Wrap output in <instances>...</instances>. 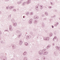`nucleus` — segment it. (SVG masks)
I'll use <instances>...</instances> for the list:
<instances>
[{
  "mask_svg": "<svg viewBox=\"0 0 60 60\" xmlns=\"http://www.w3.org/2000/svg\"><path fill=\"white\" fill-rule=\"evenodd\" d=\"M25 44L26 46H27V45H28V44L27 43H25Z\"/></svg>",
  "mask_w": 60,
  "mask_h": 60,
  "instance_id": "nucleus-1",
  "label": "nucleus"
},
{
  "mask_svg": "<svg viewBox=\"0 0 60 60\" xmlns=\"http://www.w3.org/2000/svg\"><path fill=\"white\" fill-rule=\"evenodd\" d=\"M45 55H47V54H48V52H46L45 53Z\"/></svg>",
  "mask_w": 60,
  "mask_h": 60,
  "instance_id": "nucleus-2",
  "label": "nucleus"
},
{
  "mask_svg": "<svg viewBox=\"0 0 60 60\" xmlns=\"http://www.w3.org/2000/svg\"><path fill=\"white\" fill-rule=\"evenodd\" d=\"M26 54V53L25 52L23 54V55L24 56H25V55Z\"/></svg>",
  "mask_w": 60,
  "mask_h": 60,
  "instance_id": "nucleus-3",
  "label": "nucleus"
},
{
  "mask_svg": "<svg viewBox=\"0 0 60 60\" xmlns=\"http://www.w3.org/2000/svg\"><path fill=\"white\" fill-rule=\"evenodd\" d=\"M52 28H53V26H52Z\"/></svg>",
  "mask_w": 60,
  "mask_h": 60,
  "instance_id": "nucleus-4",
  "label": "nucleus"
},
{
  "mask_svg": "<svg viewBox=\"0 0 60 60\" xmlns=\"http://www.w3.org/2000/svg\"><path fill=\"white\" fill-rule=\"evenodd\" d=\"M24 17H25L24 16H23V18H24Z\"/></svg>",
  "mask_w": 60,
  "mask_h": 60,
  "instance_id": "nucleus-5",
  "label": "nucleus"
},
{
  "mask_svg": "<svg viewBox=\"0 0 60 60\" xmlns=\"http://www.w3.org/2000/svg\"><path fill=\"white\" fill-rule=\"evenodd\" d=\"M44 40H46V39H45V38L44 39Z\"/></svg>",
  "mask_w": 60,
  "mask_h": 60,
  "instance_id": "nucleus-6",
  "label": "nucleus"
},
{
  "mask_svg": "<svg viewBox=\"0 0 60 60\" xmlns=\"http://www.w3.org/2000/svg\"><path fill=\"white\" fill-rule=\"evenodd\" d=\"M37 8H38V7H37Z\"/></svg>",
  "mask_w": 60,
  "mask_h": 60,
  "instance_id": "nucleus-7",
  "label": "nucleus"
},
{
  "mask_svg": "<svg viewBox=\"0 0 60 60\" xmlns=\"http://www.w3.org/2000/svg\"><path fill=\"white\" fill-rule=\"evenodd\" d=\"M50 8H51V7H50Z\"/></svg>",
  "mask_w": 60,
  "mask_h": 60,
  "instance_id": "nucleus-8",
  "label": "nucleus"
},
{
  "mask_svg": "<svg viewBox=\"0 0 60 60\" xmlns=\"http://www.w3.org/2000/svg\"><path fill=\"white\" fill-rule=\"evenodd\" d=\"M41 7H42L41 6Z\"/></svg>",
  "mask_w": 60,
  "mask_h": 60,
  "instance_id": "nucleus-9",
  "label": "nucleus"
}]
</instances>
